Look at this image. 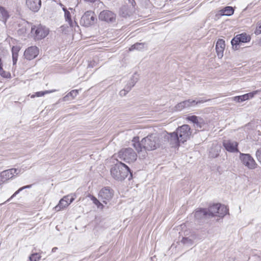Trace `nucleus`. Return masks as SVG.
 <instances>
[{"label":"nucleus","instance_id":"4","mask_svg":"<svg viewBox=\"0 0 261 261\" xmlns=\"http://www.w3.org/2000/svg\"><path fill=\"white\" fill-rule=\"evenodd\" d=\"M118 157L126 163H130L137 160V154L131 148H123L118 153Z\"/></svg>","mask_w":261,"mask_h":261},{"label":"nucleus","instance_id":"34","mask_svg":"<svg viewBox=\"0 0 261 261\" xmlns=\"http://www.w3.org/2000/svg\"><path fill=\"white\" fill-rule=\"evenodd\" d=\"M0 14L3 19H7L9 17L8 12L4 7H0Z\"/></svg>","mask_w":261,"mask_h":261},{"label":"nucleus","instance_id":"32","mask_svg":"<svg viewBox=\"0 0 261 261\" xmlns=\"http://www.w3.org/2000/svg\"><path fill=\"white\" fill-rule=\"evenodd\" d=\"M56 90H52V91H48V90H46V91H40V92H37L35 93V95H32L31 96V97L32 98H33L35 96H37V97H41V96H44L45 94H48V93H50L51 92H54Z\"/></svg>","mask_w":261,"mask_h":261},{"label":"nucleus","instance_id":"47","mask_svg":"<svg viewBox=\"0 0 261 261\" xmlns=\"http://www.w3.org/2000/svg\"><path fill=\"white\" fill-rule=\"evenodd\" d=\"M3 66L2 61L1 58H0V68Z\"/></svg>","mask_w":261,"mask_h":261},{"label":"nucleus","instance_id":"42","mask_svg":"<svg viewBox=\"0 0 261 261\" xmlns=\"http://www.w3.org/2000/svg\"><path fill=\"white\" fill-rule=\"evenodd\" d=\"M21 191H19V189L16 191L13 195L12 196L9 198L8 201H9L11 199L13 198L14 197H15L16 195H17Z\"/></svg>","mask_w":261,"mask_h":261},{"label":"nucleus","instance_id":"22","mask_svg":"<svg viewBox=\"0 0 261 261\" xmlns=\"http://www.w3.org/2000/svg\"><path fill=\"white\" fill-rule=\"evenodd\" d=\"M30 24L27 22H24L19 25V28L17 30V33L20 36H24L28 31Z\"/></svg>","mask_w":261,"mask_h":261},{"label":"nucleus","instance_id":"27","mask_svg":"<svg viewBox=\"0 0 261 261\" xmlns=\"http://www.w3.org/2000/svg\"><path fill=\"white\" fill-rule=\"evenodd\" d=\"M181 242L187 247H191L193 245V240L189 237L182 238Z\"/></svg>","mask_w":261,"mask_h":261},{"label":"nucleus","instance_id":"46","mask_svg":"<svg viewBox=\"0 0 261 261\" xmlns=\"http://www.w3.org/2000/svg\"><path fill=\"white\" fill-rule=\"evenodd\" d=\"M57 249H58V248H57V247H54V248L52 249V252H55Z\"/></svg>","mask_w":261,"mask_h":261},{"label":"nucleus","instance_id":"8","mask_svg":"<svg viewBox=\"0 0 261 261\" xmlns=\"http://www.w3.org/2000/svg\"><path fill=\"white\" fill-rule=\"evenodd\" d=\"M240 159L242 164L250 169H255L257 167V164L249 154L240 153Z\"/></svg>","mask_w":261,"mask_h":261},{"label":"nucleus","instance_id":"6","mask_svg":"<svg viewBox=\"0 0 261 261\" xmlns=\"http://www.w3.org/2000/svg\"><path fill=\"white\" fill-rule=\"evenodd\" d=\"M251 40V37L249 35L245 33L237 35L231 41V43L232 48L237 50L240 47V45L242 43L249 42Z\"/></svg>","mask_w":261,"mask_h":261},{"label":"nucleus","instance_id":"13","mask_svg":"<svg viewBox=\"0 0 261 261\" xmlns=\"http://www.w3.org/2000/svg\"><path fill=\"white\" fill-rule=\"evenodd\" d=\"M15 174H18L17 169L12 168L3 171L0 174V182L4 183L8 180L11 179Z\"/></svg>","mask_w":261,"mask_h":261},{"label":"nucleus","instance_id":"38","mask_svg":"<svg viewBox=\"0 0 261 261\" xmlns=\"http://www.w3.org/2000/svg\"><path fill=\"white\" fill-rule=\"evenodd\" d=\"M183 101L177 103L174 107V110L176 111H180L185 108Z\"/></svg>","mask_w":261,"mask_h":261},{"label":"nucleus","instance_id":"48","mask_svg":"<svg viewBox=\"0 0 261 261\" xmlns=\"http://www.w3.org/2000/svg\"><path fill=\"white\" fill-rule=\"evenodd\" d=\"M25 189H26V188H25V186H23V187H21V188H19V191H22L23 190Z\"/></svg>","mask_w":261,"mask_h":261},{"label":"nucleus","instance_id":"44","mask_svg":"<svg viewBox=\"0 0 261 261\" xmlns=\"http://www.w3.org/2000/svg\"><path fill=\"white\" fill-rule=\"evenodd\" d=\"M12 60H13V65H15L16 64V62H17V58H12Z\"/></svg>","mask_w":261,"mask_h":261},{"label":"nucleus","instance_id":"50","mask_svg":"<svg viewBox=\"0 0 261 261\" xmlns=\"http://www.w3.org/2000/svg\"><path fill=\"white\" fill-rule=\"evenodd\" d=\"M257 26L259 27V29H261V22L257 23Z\"/></svg>","mask_w":261,"mask_h":261},{"label":"nucleus","instance_id":"30","mask_svg":"<svg viewBox=\"0 0 261 261\" xmlns=\"http://www.w3.org/2000/svg\"><path fill=\"white\" fill-rule=\"evenodd\" d=\"M20 50V47L13 46L12 48V58H18V52Z\"/></svg>","mask_w":261,"mask_h":261},{"label":"nucleus","instance_id":"40","mask_svg":"<svg viewBox=\"0 0 261 261\" xmlns=\"http://www.w3.org/2000/svg\"><path fill=\"white\" fill-rule=\"evenodd\" d=\"M256 156L258 161L261 164V147L256 151Z\"/></svg>","mask_w":261,"mask_h":261},{"label":"nucleus","instance_id":"29","mask_svg":"<svg viewBox=\"0 0 261 261\" xmlns=\"http://www.w3.org/2000/svg\"><path fill=\"white\" fill-rule=\"evenodd\" d=\"M219 154V150L218 148H211L210 150L209 155L210 157L213 158H215L217 157Z\"/></svg>","mask_w":261,"mask_h":261},{"label":"nucleus","instance_id":"41","mask_svg":"<svg viewBox=\"0 0 261 261\" xmlns=\"http://www.w3.org/2000/svg\"><path fill=\"white\" fill-rule=\"evenodd\" d=\"M254 33L256 35H259L261 33V29H259V27L257 26L256 30L254 31Z\"/></svg>","mask_w":261,"mask_h":261},{"label":"nucleus","instance_id":"17","mask_svg":"<svg viewBox=\"0 0 261 261\" xmlns=\"http://www.w3.org/2000/svg\"><path fill=\"white\" fill-rule=\"evenodd\" d=\"M39 49L37 47L33 46L27 49L24 53L25 58L29 60L34 59L38 55Z\"/></svg>","mask_w":261,"mask_h":261},{"label":"nucleus","instance_id":"15","mask_svg":"<svg viewBox=\"0 0 261 261\" xmlns=\"http://www.w3.org/2000/svg\"><path fill=\"white\" fill-rule=\"evenodd\" d=\"M223 145L225 149L230 152H238L239 151L238 149V143L236 141L230 140H224L223 142Z\"/></svg>","mask_w":261,"mask_h":261},{"label":"nucleus","instance_id":"1","mask_svg":"<svg viewBox=\"0 0 261 261\" xmlns=\"http://www.w3.org/2000/svg\"><path fill=\"white\" fill-rule=\"evenodd\" d=\"M133 146L139 154L142 153V156L146 155V150L156 149L160 145L159 138L158 135L151 134L143 138L139 142V138L135 137L133 140Z\"/></svg>","mask_w":261,"mask_h":261},{"label":"nucleus","instance_id":"16","mask_svg":"<svg viewBox=\"0 0 261 261\" xmlns=\"http://www.w3.org/2000/svg\"><path fill=\"white\" fill-rule=\"evenodd\" d=\"M25 4L27 8L34 12H37L41 6V0H26Z\"/></svg>","mask_w":261,"mask_h":261},{"label":"nucleus","instance_id":"53","mask_svg":"<svg viewBox=\"0 0 261 261\" xmlns=\"http://www.w3.org/2000/svg\"><path fill=\"white\" fill-rule=\"evenodd\" d=\"M69 197H68V198L66 199L68 201H69Z\"/></svg>","mask_w":261,"mask_h":261},{"label":"nucleus","instance_id":"39","mask_svg":"<svg viewBox=\"0 0 261 261\" xmlns=\"http://www.w3.org/2000/svg\"><path fill=\"white\" fill-rule=\"evenodd\" d=\"M0 75L4 77H8L9 75H10L8 72L4 70L3 67L0 68Z\"/></svg>","mask_w":261,"mask_h":261},{"label":"nucleus","instance_id":"12","mask_svg":"<svg viewBox=\"0 0 261 261\" xmlns=\"http://www.w3.org/2000/svg\"><path fill=\"white\" fill-rule=\"evenodd\" d=\"M188 121H191L194 124L195 128L204 129L205 126V123L204 120L199 117L195 115L189 116L186 118Z\"/></svg>","mask_w":261,"mask_h":261},{"label":"nucleus","instance_id":"49","mask_svg":"<svg viewBox=\"0 0 261 261\" xmlns=\"http://www.w3.org/2000/svg\"><path fill=\"white\" fill-rule=\"evenodd\" d=\"M32 186V185H27V186H25V188H26V189L30 188H31Z\"/></svg>","mask_w":261,"mask_h":261},{"label":"nucleus","instance_id":"23","mask_svg":"<svg viewBox=\"0 0 261 261\" xmlns=\"http://www.w3.org/2000/svg\"><path fill=\"white\" fill-rule=\"evenodd\" d=\"M79 94V90H73L68 93L66 96L63 98V100L64 101L72 100L74 99L77 95Z\"/></svg>","mask_w":261,"mask_h":261},{"label":"nucleus","instance_id":"11","mask_svg":"<svg viewBox=\"0 0 261 261\" xmlns=\"http://www.w3.org/2000/svg\"><path fill=\"white\" fill-rule=\"evenodd\" d=\"M139 80V75L135 73L132 76L130 81L127 84L123 89L121 90L119 94L121 96H124L126 94L130 91L132 88L135 86V84L138 82Z\"/></svg>","mask_w":261,"mask_h":261},{"label":"nucleus","instance_id":"28","mask_svg":"<svg viewBox=\"0 0 261 261\" xmlns=\"http://www.w3.org/2000/svg\"><path fill=\"white\" fill-rule=\"evenodd\" d=\"M145 45V43L137 42L129 48L130 51L134 50L135 49L140 50L144 48Z\"/></svg>","mask_w":261,"mask_h":261},{"label":"nucleus","instance_id":"33","mask_svg":"<svg viewBox=\"0 0 261 261\" xmlns=\"http://www.w3.org/2000/svg\"><path fill=\"white\" fill-rule=\"evenodd\" d=\"M90 197L91 199L92 200L93 202L97 205L98 208H103V205L99 202L98 200L97 199L96 197L90 195Z\"/></svg>","mask_w":261,"mask_h":261},{"label":"nucleus","instance_id":"3","mask_svg":"<svg viewBox=\"0 0 261 261\" xmlns=\"http://www.w3.org/2000/svg\"><path fill=\"white\" fill-rule=\"evenodd\" d=\"M31 35L35 40H41L45 38L49 33V30L41 24L31 26Z\"/></svg>","mask_w":261,"mask_h":261},{"label":"nucleus","instance_id":"35","mask_svg":"<svg viewBox=\"0 0 261 261\" xmlns=\"http://www.w3.org/2000/svg\"><path fill=\"white\" fill-rule=\"evenodd\" d=\"M233 100L238 102H242L246 100L245 94L240 96H237L233 97Z\"/></svg>","mask_w":261,"mask_h":261},{"label":"nucleus","instance_id":"24","mask_svg":"<svg viewBox=\"0 0 261 261\" xmlns=\"http://www.w3.org/2000/svg\"><path fill=\"white\" fill-rule=\"evenodd\" d=\"M204 102V101L203 100L196 101L195 100H192V99H189L187 100L183 101V102H184L183 104H184L185 108H188L192 107L195 105H197L198 103H203Z\"/></svg>","mask_w":261,"mask_h":261},{"label":"nucleus","instance_id":"14","mask_svg":"<svg viewBox=\"0 0 261 261\" xmlns=\"http://www.w3.org/2000/svg\"><path fill=\"white\" fill-rule=\"evenodd\" d=\"M74 195H67L64 196L60 200L58 205H57L55 208L57 211H60L61 209L67 206L74 200Z\"/></svg>","mask_w":261,"mask_h":261},{"label":"nucleus","instance_id":"45","mask_svg":"<svg viewBox=\"0 0 261 261\" xmlns=\"http://www.w3.org/2000/svg\"><path fill=\"white\" fill-rule=\"evenodd\" d=\"M85 1L89 3H94L96 0H84Z\"/></svg>","mask_w":261,"mask_h":261},{"label":"nucleus","instance_id":"37","mask_svg":"<svg viewBox=\"0 0 261 261\" xmlns=\"http://www.w3.org/2000/svg\"><path fill=\"white\" fill-rule=\"evenodd\" d=\"M258 92V91H254L252 92H250L247 94H245V97L246 98V100H248L249 99H251L253 98L256 94H257Z\"/></svg>","mask_w":261,"mask_h":261},{"label":"nucleus","instance_id":"20","mask_svg":"<svg viewBox=\"0 0 261 261\" xmlns=\"http://www.w3.org/2000/svg\"><path fill=\"white\" fill-rule=\"evenodd\" d=\"M194 216L197 220H202L204 218L208 217V211L206 208H200L195 211Z\"/></svg>","mask_w":261,"mask_h":261},{"label":"nucleus","instance_id":"21","mask_svg":"<svg viewBox=\"0 0 261 261\" xmlns=\"http://www.w3.org/2000/svg\"><path fill=\"white\" fill-rule=\"evenodd\" d=\"M219 203L214 204L210 206L207 211H208V217L217 216L218 214Z\"/></svg>","mask_w":261,"mask_h":261},{"label":"nucleus","instance_id":"7","mask_svg":"<svg viewBox=\"0 0 261 261\" xmlns=\"http://www.w3.org/2000/svg\"><path fill=\"white\" fill-rule=\"evenodd\" d=\"M97 20L96 15L94 12L88 11L82 16L80 23L85 27H88L94 24Z\"/></svg>","mask_w":261,"mask_h":261},{"label":"nucleus","instance_id":"43","mask_svg":"<svg viewBox=\"0 0 261 261\" xmlns=\"http://www.w3.org/2000/svg\"><path fill=\"white\" fill-rule=\"evenodd\" d=\"M128 2V3L131 4L133 6H134L136 4L135 0H127Z\"/></svg>","mask_w":261,"mask_h":261},{"label":"nucleus","instance_id":"18","mask_svg":"<svg viewBox=\"0 0 261 261\" xmlns=\"http://www.w3.org/2000/svg\"><path fill=\"white\" fill-rule=\"evenodd\" d=\"M225 46V41L222 39H218L216 45V50L217 56L219 58H222L223 56Z\"/></svg>","mask_w":261,"mask_h":261},{"label":"nucleus","instance_id":"31","mask_svg":"<svg viewBox=\"0 0 261 261\" xmlns=\"http://www.w3.org/2000/svg\"><path fill=\"white\" fill-rule=\"evenodd\" d=\"M63 10L64 11L65 17L66 21H67L68 22V23L70 26H72V20L71 18V15H70V12L68 10H67L65 8H63Z\"/></svg>","mask_w":261,"mask_h":261},{"label":"nucleus","instance_id":"10","mask_svg":"<svg viewBox=\"0 0 261 261\" xmlns=\"http://www.w3.org/2000/svg\"><path fill=\"white\" fill-rule=\"evenodd\" d=\"M113 196V191L109 187L102 188L99 193V196L101 200L106 204L112 199Z\"/></svg>","mask_w":261,"mask_h":261},{"label":"nucleus","instance_id":"19","mask_svg":"<svg viewBox=\"0 0 261 261\" xmlns=\"http://www.w3.org/2000/svg\"><path fill=\"white\" fill-rule=\"evenodd\" d=\"M167 138L170 141V144L173 145L179 146V143H181L176 131L168 134L167 135Z\"/></svg>","mask_w":261,"mask_h":261},{"label":"nucleus","instance_id":"26","mask_svg":"<svg viewBox=\"0 0 261 261\" xmlns=\"http://www.w3.org/2000/svg\"><path fill=\"white\" fill-rule=\"evenodd\" d=\"M234 13V10L231 7L227 6L221 10V14L222 15L230 16Z\"/></svg>","mask_w":261,"mask_h":261},{"label":"nucleus","instance_id":"52","mask_svg":"<svg viewBox=\"0 0 261 261\" xmlns=\"http://www.w3.org/2000/svg\"><path fill=\"white\" fill-rule=\"evenodd\" d=\"M259 43H260V44L261 45V39H260V40H259Z\"/></svg>","mask_w":261,"mask_h":261},{"label":"nucleus","instance_id":"5","mask_svg":"<svg viewBox=\"0 0 261 261\" xmlns=\"http://www.w3.org/2000/svg\"><path fill=\"white\" fill-rule=\"evenodd\" d=\"M176 131L179 137V140L182 143L189 139L192 134L191 128L188 124H184L178 127Z\"/></svg>","mask_w":261,"mask_h":261},{"label":"nucleus","instance_id":"9","mask_svg":"<svg viewBox=\"0 0 261 261\" xmlns=\"http://www.w3.org/2000/svg\"><path fill=\"white\" fill-rule=\"evenodd\" d=\"M116 15L113 12L109 10H103L99 15V19L108 23H114L116 22Z\"/></svg>","mask_w":261,"mask_h":261},{"label":"nucleus","instance_id":"25","mask_svg":"<svg viewBox=\"0 0 261 261\" xmlns=\"http://www.w3.org/2000/svg\"><path fill=\"white\" fill-rule=\"evenodd\" d=\"M218 209L219 210H218V214H217V217H223L228 212V209L227 207L224 205H222L221 204H219Z\"/></svg>","mask_w":261,"mask_h":261},{"label":"nucleus","instance_id":"36","mask_svg":"<svg viewBox=\"0 0 261 261\" xmlns=\"http://www.w3.org/2000/svg\"><path fill=\"white\" fill-rule=\"evenodd\" d=\"M41 258V256L39 255L38 253H33L30 256V260L31 261H38Z\"/></svg>","mask_w":261,"mask_h":261},{"label":"nucleus","instance_id":"2","mask_svg":"<svg viewBox=\"0 0 261 261\" xmlns=\"http://www.w3.org/2000/svg\"><path fill=\"white\" fill-rule=\"evenodd\" d=\"M110 172L113 178L118 181L123 180L128 176L129 174V180L133 177V174L129 168L121 162H118L112 166Z\"/></svg>","mask_w":261,"mask_h":261},{"label":"nucleus","instance_id":"51","mask_svg":"<svg viewBox=\"0 0 261 261\" xmlns=\"http://www.w3.org/2000/svg\"><path fill=\"white\" fill-rule=\"evenodd\" d=\"M89 67H92L93 66H91L90 64H89Z\"/></svg>","mask_w":261,"mask_h":261}]
</instances>
